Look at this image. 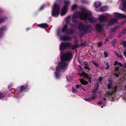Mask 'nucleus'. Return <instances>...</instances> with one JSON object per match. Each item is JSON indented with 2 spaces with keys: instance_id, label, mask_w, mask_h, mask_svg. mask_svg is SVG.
Wrapping results in <instances>:
<instances>
[{
  "instance_id": "3c124183",
  "label": "nucleus",
  "mask_w": 126,
  "mask_h": 126,
  "mask_svg": "<svg viewBox=\"0 0 126 126\" xmlns=\"http://www.w3.org/2000/svg\"><path fill=\"white\" fill-rule=\"evenodd\" d=\"M118 65H120V66L122 67H123V65L120 63L118 62Z\"/></svg>"
},
{
  "instance_id": "e433bc0d",
  "label": "nucleus",
  "mask_w": 126,
  "mask_h": 126,
  "mask_svg": "<svg viewBox=\"0 0 126 126\" xmlns=\"http://www.w3.org/2000/svg\"><path fill=\"white\" fill-rule=\"evenodd\" d=\"M99 87V83L98 82L96 83L95 85V89L98 90Z\"/></svg>"
},
{
  "instance_id": "dca6fc26",
  "label": "nucleus",
  "mask_w": 126,
  "mask_h": 126,
  "mask_svg": "<svg viewBox=\"0 0 126 126\" xmlns=\"http://www.w3.org/2000/svg\"><path fill=\"white\" fill-rule=\"evenodd\" d=\"M37 26L42 28H45L48 27V25L47 23H44L38 24Z\"/></svg>"
},
{
  "instance_id": "680f3d73",
  "label": "nucleus",
  "mask_w": 126,
  "mask_h": 126,
  "mask_svg": "<svg viewBox=\"0 0 126 126\" xmlns=\"http://www.w3.org/2000/svg\"><path fill=\"white\" fill-rule=\"evenodd\" d=\"M117 77H118L119 76V75L117 73H115L114 74Z\"/></svg>"
},
{
  "instance_id": "c03bdc74",
  "label": "nucleus",
  "mask_w": 126,
  "mask_h": 126,
  "mask_svg": "<svg viewBox=\"0 0 126 126\" xmlns=\"http://www.w3.org/2000/svg\"><path fill=\"white\" fill-rule=\"evenodd\" d=\"M44 5H42L41 6L40 8L39 9V11L42 10L44 8Z\"/></svg>"
},
{
  "instance_id": "b1692460",
  "label": "nucleus",
  "mask_w": 126,
  "mask_h": 126,
  "mask_svg": "<svg viewBox=\"0 0 126 126\" xmlns=\"http://www.w3.org/2000/svg\"><path fill=\"white\" fill-rule=\"evenodd\" d=\"M67 28L68 26L67 25H64L62 30L61 31L63 33L65 32L68 29H67Z\"/></svg>"
},
{
  "instance_id": "5fc2aeb1",
  "label": "nucleus",
  "mask_w": 126,
  "mask_h": 126,
  "mask_svg": "<svg viewBox=\"0 0 126 126\" xmlns=\"http://www.w3.org/2000/svg\"><path fill=\"white\" fill-rule=\"evenodd\" d=\"M80 87H81V85H79L78 84L77 85H76V87L77 88H78Z\"/></svg>"
},
{
  "instance_id": "58836bf2",
  "label": "nucleus",
  "mask_w": 126,
  "mask_h": 126,
  "mask_svg": "<svg viewBox=\"0 0 126 126\" xmlns=\"http://www.w3.org/2000/svg\"><path fill=\"white\" fill-rule=\"evenodd\" d=\"M105 64L106 66V70H109L110 68V67L109 63H108V62H106Z\"/></svg>"
},
{
  "instance_id": "de8ad7c7",
  "label": "nucleus",
  "mask_w": 126,
  "mask_h": 126,
  "mask_svg": "<svg viewBox=\"0 0 126 126\" xmlns=\"http://www.w3.org/2000/svg\"><path fill=\"white\" fill-rule=\"evenodd\" d=\"M119 69V66L116 67L115 68V70L116 71L118 72Z\"/></svg>"
},
{
  "instance_id": "423d86ee",
  "label": "nucleus",
  "mask_w": 126,
  "mask_h": 126,
  "mask_svg": "<svg viewBox=\"0 0 126 126\" xmlns=\"http://www.w3.org/2000/svg\"><path fill=\"white\" fill-rule=\"evenodd\" d=\"M92 27L90 25H85L84 32L86 33H89L92 32Z\"/></svg>"
},
{
  "instance_id": "1a4fd4ad",
  "label": "nucleus",
  "mask_w": 126,
  "mask_h": 126,
  "mask_svg": "<svg viewBox=\"0 0 126 126\" xmlns=\"http://www.w3.org/2000/svg\"><path fill=\"white\" fill-rule=\"evenodd\" d=\"M85 25H84L82 22H80L79 24L78 27L79 30L80 31H83L84 32Z\"/></svg>"
},
{
  "instance_id": "e2e57ef3",
  "label": "nucleus",
  "mask_w": 126,
  "mask_h": 126,
  "mask_svg": "<svg viewBox=\"0 0 126 126\" xmlns=\"http://www.w3.org/2000/svg\"><path fill=\"white\" fill-rule=\"evenodd\" d=\"M116 41V39H114L112 41V43H115Z\"/></svg>"
},
{
  "instance_id": "72a5a7b5",
  "label": "nucleus",
  "mask_w": 126,
  "mask_h": 126,
  "mask_svg": "<svg viewBox=\"0 0 126 126\" xmlns=\"http://www.w3.org/2000/svg\"><path fill=\"white\" fill-rule=\"evenodd\" d=\"M12 89H8V92H9V93H11V94H10V95L8 94V97L11 96H12V95L14 93V92H12L11 91Z\"/></svg>"
},
{
  "instance_id": "5701e85b",
  "label": "nucleus",
  "mask_w": 126,
  "mask_h": 126,
  "mask_svg": "<svg viewBox=\"0 0 126 126\" xmlns=\"http://www.w3.org/2000/svg\"><path fill=\"white\" fill-rule=\"evenodd\" d=\"M5 30V28L1 27L0 28V38H1L3 35V32Z\"/></svg>"
},
{
  "instance_id": "7ed1b4c3",
  "label": "nucleus",
  "mask_w": 126,
  "mask_h": 126,
  "mask_svg": "<svg viewBox=\"0 0 126 126\" xmlns=\"http://www.w3.org/2000/svg\"><path fill=\"white\" fill-rule=\"evenodd\" d=\"M60 9L58 4H55L52 11V15L53 16H58L60 14Z\"/></svg>"
},
{
  "instance_id": "412c9836",
  "label": "nucleus",
  "mask_w": 126,
  "mask_h": 126,
  "mask_svg": "<svg viewBox=\"0 0 126 126\" xmlns=\"http://www.w3.org/2000/svg\"><path fill=\"white\" fill-rule=\"evenodd\" d=\"M64 4L63 7H64L65 8L68 9V7L70 4V2L68 0H65L64 1Z\"/></svg>"
},
{
  "instance_id": "49530a36",
  "label": "nucleus",
  "mask_w": 126,
  "mask_h": 126,
  "mask_svg": "<svg viewBox=\"0 0 126 126\" xmlns=\"http://www.w3.org/2000/svg\"><path fill=\"white\" fill-rule=\"evenodd\" d=\"M98 80L99 82H101L103 80V78L102 77H100L98 79Z\"/></svg>"
},
{
  "instance_id": "052dcab7",
  "label": "nucleus",
  "mask_w": 126,
  "mask_h": 126,
  "mask_svg": "<svg viewBox=\"0 0 126 126\" xmlns=\"http://www.w3.org/2000/svg\"><path fill=\"white\" fill-rule=\"evenodd\" d=\"M102 101L100 102H98V105L101 106V104H102Z\"/></svg>"
},
{
  "instance_id": "473e14b6",
  "label": "nucleus",
  "mask_w": 126,
  "mask_h": 126,
  "mask_svg": "<svg viewBox=\"0 0 126 126\" xmlns=\"http://www.w3.org/2000/svg\"><path fill=\"white\" fill-rule=\"evenodd\" d=\"M5 96V94L4 93L0 92V99Z\"/></svg>"
},
{
  "instance_id": "4d7b16f0",
  "label": "nucleus",
  "mask_w": 126,
  "mask_h": 126,
  "mask_svg": "<svg viewBox=\"0 0 126 126\" xmlns=\"http://www.w3.org/2000/svg\"><path fill=\"white\" fill-rule=\"evenodd\" d=\"M109 41V39L108 38H107L104 41L105 43H106L107 42Z\"/></svg>"
},
{
  "instance_id": "69168bd1",
  "label": "nucleus",
  "mask_w": 126,
  "mask_h": 126,
  "mask_svg": "<svg viewBox=\"0 0 126 126\" xmlns=\"http://www.w3.org/2000/svg\"><path fill=\"white\" fill-rule=\"evenodd\" d=\"M98 90L95 89L94 90V91L93 92V93H94V94L96 92V91H97Z\"/></svg>"
},
{
  "instance_id": "f8f14e48",
  "label": "nucleus",
  "mask_w": 126,
  "mask_h": 126,
  "mask_svg": "<svg viewBox=\"0 0 126 126\" xmlns=\"http://www.w3.org/2000/svg\"><path fill=\"white\" fill-rule=\"evenodd\" d=\"M115 16L116 17L125 18L126 19V16L125 15L118 13H114Z\"/></svg>"
},
{
  "instance_id": "4468645a",
  "label": "nucleus",
  "mask_w": 126,
  "mask_h": 126,
  "mask_svg": "<svg viewBox=\"0 0 126 126\" xmlns=\"http://www.w3.org/2000/svg\"><path fill=\"white\" fill-rule=\"evenodd\" d=\"M60 38L61 40L63 41L71 40L72 39L71 37L70 36L65 35L61 37Z\"/></svg>"
},
{
  "instance_id": "603ef678",
  "label": "nucleus",
  "mask_w": 126,
  "mask_h": 126,
  "mask_svg": "<svg viewBox=\"0 0 126 126\" xmlns=\"http://www.w3.org/2000/svg\"><path fill=\"white\" fill-rule=\"evenodd\" d=\"M102 43L101 42L99 43L98 44V46L99 47H101L102 46Z\"/></svg>"
},
{
  "instance_id": "09e8293b",
  "label": "nucleus",
  "mask_w": 126,
  "mask_h": 126,
  "mask_svg": "<svg viewBox=\"0 0 126 126\" xmlns=\"http://www.w3.org/2000/svg\"><path fill=\"white\" fill-rule=\"evenodd\" d=\"M4 21V19L3 18H0V24L2 22Z\"/></svg>"
},
{
  "instance_id": "8fccbe9b",
  "label": "nucleus",
  "mask_w": 126,
  "mask_h": 126,
  "mask_svg": "<svg viewBox=\"0 0 126 126\" xmlns=\"http://www.w3.org/2000/svg\"><path fill=\"white\" fill-rule=\"evenodd\" d=\"M72 91L73 93H75L76 92V90L74 88H73L72 90Z\"/></svg>"
},
{
  "instance_id": "c9c22d12",
  "label": "nucleus",
  "mask_w": 126,
  "mask_h": 126,
  "mask_svg": "<svg viewBox=\"0 0 126 126\" xmlns=\"http://www.w3.org/2000/svg\"><path fill=\"white\" fill-rule=\"evenodd\" d=\"M77 7L78 6L76 4H74L72 6V10L76 9Z\"/></svg>"
},
{
  "instance_id": "a211bd4d",
  "label": "nucleus",
  "mask_w": 126,
  "mask_h": 126,
  "mask_svg": "<svg viewBox=\"0 0 126 126\" xmlns=\"http://www.w3.org/2000/svg\"><path fill=\"white\" fill-rule=\"evenodd\" d=\"M117 23V20L115 18H112L109 22V23L111 25H113L114 24Z\"/></svg>"
},
{
  "instance_id": "a19ab883",
  "label": "nucleus",
  "mask_w": 126,
  "mask_h": 126,
  "mask_svg": "<svg viewBox=\"0 0 126 126\" xmlns=\"http://www.w3.org/2000/svg\"><path fill=\"white\" fill-rule=\"evenodd\" d=\"M92 63H93L94 65L96 67L98 68L99 67V65L96 62H95L93 61L92 62Z\"/></svg>"
},
{
  "instance_id": "2eb2a0df",
  "label": "nucleus",
  "mask_w": 126,
  "mask_h": 126,
  "mask_svg": "<svg viewBox=\"0 0 126 126\" xmlns=\"http://www.w3.org/2000/svg\"><path fill=\"white\" fill-rule=\"evenodd\" d=\"M28 87L27 84H26L25 85H22L20 87V91L21 92H23V91L25 90L26 89H27Z\"/></svg>"
},
{
  "instance_id": "79ce46f5",
  "label": "nucleus",
  "mask_w": 126,
  "mask_h": 126,
  "mask_svg": "<svg viewBox=\"0 0 126 126\" xmlns=\"http://www.w3.org/2000/svg\"><path fill=\"white\" fill-rule=\"evenodd\" d=\"M104 54L105 58H106L108 56V54L106 52H104Z\"/></svg>"
},
{
  "instance_id": "37998d69",
  "label": "nucleus",
  "mask_w": 126,
  "mask_h": 126,
  "mask_svg": "<svg viewBox=\"0 0 126 126\" xmlns=\"http://www.w3.org/2000/svg\"><path fill=\"white\" fill-rule=\"evenodd\" d=\"M65 19H66V21H70V16H68L66 17L65 18Z\"/></svg>"
},
{
  "instance_id": "4be33fe9",
  "label": "nucleus",
  "mask_w": 126,
  "mask_h": 126,
  "mask_svg": "<svg viewBox=\"0 0 126 126\" xmlns=\"http://www.w3.org/2000/svg\"><path fill=\"white\" fill-rule=\"evenodd\" d=\"M113 94L111 91L108 90L105 92V96L106 97H110Z\"/></svg>"
},
{
  "instance_id": "0e129e2a",
  "label": "nucleus",
  "mask_w": 126,
  "mask_h": 126,
  "mask_svg": "<svg viewBox=\"0 0 126 126\" xmlns=\"http://www.w3.org/2000/svg\"><path fill=\"white\" fill-rule=\"evenodd\" d=\"M123 54L124 55L125 57L126 58V51H124L123 52Z\"/></svg>"
},
{
  "instance_id": "f3484780",
  "label": "nucleus",
  "mask_w": 126,
  "mask_h": 126,
  "mask_svg": "<svg viewBox=\"0 0 126 126\" xmlns=\"http://www.w3.org/2000/svg\"><path fill=\"white\" fill-rule=\"evenodd\" d=\"M60 70H57L56 68V71L55 72V74L56 77L57 79L59 78L61 76L60 73Z\"/></svg>"
},
{
  "instance_id": "a878e982",
  "label": "nucleus",
  "mask_w": 126,
  "mask_h": 126,
  "mask_svg": "<svg viewBox=\"0 0 126 126\" xmlns=\"http://www.w3.org/2000/svg\"><path fill=\"white\" fill-rule=\"evenodd\" d=\"M87 41H85L81 43L80 44V47H85L87 45H88V43H87Z\"/></svg>"
},
{
  "instance_id": "2f4dec72",
  "label": "nucleus",
  "mask_w": 126,
  "mask_h": 126,
  "mask_svg": "<svg viewBox=\"0 0 126 126\" xmlns=\"http://www.w3.org/2000/svg\"><path fill=\"white\" fill-rule=\"evenodd\" d=\"M117 86H115L114 88V90L111 91L113 94L114 93H116L117 92Z\"/></svg>"
},
{
  "instance_id": "6e6552de",
  "label": "nucleus",
  "mask_w": 126,
  "mask_h": 126,
  "mask_svg": "<svg viewBox=\"0 0 126 126\" xmlns=\"http://www.w3.org/2000/svg\"><path fill=\"white\" fill-rule=\"evenodd\" d=\"M107 20L106 16L104 15H101L99 17V20L100 23L105 22Z\"/></svg>"
},
{
  "instance_id": "f257e3e1",
  "label": "nucleus",
  "mask_w": 126,
  "mask_h": 126,
  "mask_svg": "<svg viewBox=\"0 0 126 126\" xmlns=\"http://www.w3.org/2000/svg\"><path fill=\"white\" fill-rule=\"evenodd\" d=\"M92 14L90 12L85 11L83 12L80 14V18L82 20H85L87 19L90 21H93V18L91 17Z\"/></svg>"
},
{
  "instance_id": "9d476101",
  "label": "nucleus",
  "mask_w": 126,
  "mask_h": 126,
  "mask_svg": "<svg viewBox=\"0 0 126 126\" xmlns=\"http://www.w3.org/2000/svg\"><path fill=\"white\" fill-rule=\"evenodd\" d=\"M81 75L83 76H84L85 78L88 79L90 83H91V80L92 77H89L88 76V74L87 73L85 72L84 71H83L81 73Z\"/></svg>"
},
{
  "instance_id": "393cba45",
  "label": "nucleus",
  "mask_w": 126,
  "mask_h": 126,
  "mask_svg": "<svg viewBox=\"0 0 126 126\" xmlns=\"http://www.w3.org/2000/svg\"><path fill=\"white\" fill-rule=\"evenodd\" d=\"M79 80L80 81L82 85H85L88 84V82L87 81L84 80V79H80Z\"/></svg>"
},
{
  "instance_id": "20e7f679",
  "label": "nucleus",
  "mask_w": 126,
  "mask_h": 126,
  "mask_svg": "<svg viewBox=\"0 0 126 126\" xmlns=\"http://www.w3.org/2000/svg\"><path fill=\"white\" fill-rule=\"evenodd\" d=\"M65 61L61 59V62L59 63L58 65L56 67L57 70L64 69L67 66V63L65 62Z\"/></svg>"
},
{
  "instance_id": "6e6d98bb",
  "label": "nucleus",
  "mask_w": 126,
  "mask_h": 126,
  "mask_svg": "<svg viewBox=\"0 0 126 126\" xmlns=\"http://www.w3.org/2000/svg\"><path fill=\"white\" fill-rule=\"evenodd\" d=\"M70 21H66V24L65 25H67V26H68V25L70 23Z\"/></svg>"
},
{
  "instance_id": "0eeeda50",
  "label": "nucleus",
  "mask_w": 126,
  "mask_h": 126,
  "mask_svg": "<svg viewBox=\"0 0 126 126\" xmlns=\"http://www.w3.org/2000/svg\"><path fill=\"white\" fill-rule=\"evenodd\" d=\"M103 26L100 24H96L95 30L98 32H101L103 30Z\"/></svg>"
},
{
  "instance_id": "a18cd8bd",
  "label": "nucleus",
  "mask_w": 126,
  "mask_h": 126,
  "mask_svg": "<svg viewBox=\"0 0 126 126\" xmlns=\"http://www.w3.org/2000/svg\"><path fill=\"white\" fill-rule=\"evenodd\" d=\"M92 100L91 98L90 97L88 98H85V100L86 101L89 102V101H90Z\"/></svg>"
},
{
  "instance_id": "6ab92c4d",
  "label": "nucleus",
  "mask_w": 126,
  "mask_h": 126,
  "mask_svg": "<svg viewBox=\"0 0 126 126\" xmlns=\"http://www.w3.org/2000/svg\"><path fill=\"white\" fill-rule=\"evenodd\" d=\"M67 9L65 8L64 7H63L61 10V16H63L66 14L67 12L66 10Z\"/></svg>"
},
{
  "instance_id": "338daca9",
  "label": "nucleus",
  "mask_w": 126,
  "mask_h": 126,
  "mask_svg": "<svg viewBox=\"0 0 126 126\" xmlns=\"http://www.w3.org/2000/svg\"><path fill=\"white\" fill-rule=\"evenodd\" d=\"M118 64V63L117 62V61H115V63L114 64V65L115 66L117 64Z\"/></svg>"
},
{
  "instance_id": "bf43d9fd",
  "label": "nucleus",
  "mask_w": 126,
  "mask_h": 126,
  "mask_svg": "<svg viewBox=\"0 0 126 126\" xmlns=\"http://www.w3.org/2000/svg\"><path fill=\"white\" fill-rule=\"evenodd\" d=\"M59 2L60 3H63L64 2V0H58Z\"/></svg>"
},
{
  "instance_id": "bb28decb",
  "label": "nucleus",
  "mask_w": 126,
  "mask_h": 126,
  "mask_svg": "<svg viewBox=\"0 0 126 126\" xmlns=\"http://www.w3.org/2000/svg\"><path fill=\"white\" fill-rule=\"evenodd\" d=\"M94 5L95 7L97 8L101 6V4L100 2H97L94 3Z\"/></svg>"
},
{
  "instance_id": "c756f323",
  "label": "nucleus",
  "mask_w": 126,
  "mask_h": 126,
  "mask_svg": "<svg viewBox=\"0 0 126 126\" xmlns=\"http://www.w3.org/2000/svg\"><path fill=\"white\" fill-rule=\"evenodd\" d=\"M107 8L105 6L102 7H101L100 11L101 12H103L106 11L107 10Z\"/></svg>"
},
{
  "instance_id": "ddd939ff",
  "label": "nucleus",
  "mask_w": 126,
  "mask_h": 126,
  "mask_svg": "<svg viewBox=\"0 0 126 126\" xmlns=\"http://www.w3.org/2000/svg\"><path fill=\"white\" fill-rule=\"evenodd\" d=\"M72 20L73 22V24H71V26L73 27H76L77 26L79 22V20L76 19H72Z\"/></svg>"
},
{
  "instance_id": "39448f33",
  "label": "nucleus",
  "mask_w": 126,
  "mask_h": 126,
  "mask_svg": "<svg viewBox=\"0 0 126 126\" xmlns=\"http://www.w3.org/2000/svg\"><path fill=\"white\" fill-rule=\"evenodd\" d=\"M72 56V54L71 52L67 53H63L61 56V59L63 61H67L70 59Z\"/></svg>"
},
{
  "instance_id": "ea45409f",
  "label": "nucleus",
  "mask_w": 126,
  "mask_h": 126,
  "mask_svg": "<svg viewBox=\"0 0 126 126\" xmlns=\"http://www.w3.org/2000/svg\"><path fill=\"white\" fill-rule=\"evenodd\" d=\"M97 95L96 94H94L92 96L90 97L92 99H94L95 98L97 97Z\"/></svg>"
},
{
  "instance_id": "c85d7f7f",
  "label": "nucleus",
  "mask_w": 126,
  "mask_h": 126,
  "mask_svg": "<svg viewBox=\"0 0 126 126\" xmlns=\"http://www.w3.org/2000/svg\"><path fill=\"white\" fill-rule=\"evenodd\" d=\"M109 82L110 83H109L108 84V89H113V88L112 87V83L110 81H109Z\"/></svg>"
},
{
  "instance_id": "aec40b11",
  "label": "nucleus",
  "mask_w": 126,
  "mask_h": 126,
  "mask_svg": "<svg viewBox=\"0 0 126 126\" xmlns=\"http://www.w3.org/2000/svg\"><path fill=\"white\" fill-rule=\"evenodd\" d=\"M81 13L80 14L78 12H76L73 15V16H72V19H76L78 18L79 17H79H80V14H81Z\"/></svg>"
},
{
  "instance_id": "864d4df0",
  "label": "nucleus",
  "mask_w": 126,
  "mask_h": 126,
  "mask_svg": "<svg viewBox=\"0 0 126 126\" xmlns=\"http://www.w3.org/2000/svg\"><path fill=\"white\" fill-rule=\"evenodd\" d=\"M118 56L120 58H121L122 59L123 57V56L121 54H119V55Z\"/></svg>"
},
{
  "instance_id": "cd10ccee",
  "label": "nucleus",
  "mask_w": 126,
  "mask_h": 126,
  "mask_svg": "<svg viewBox=\"0 0 126 126\" xmlns=\"http://www.w3.org/2000/svg\"><path fill=\"white\" fill-rule=\"evenodd\" d=\"M84 68L86 69H87L88 70H90L91 69L89 67V65L88 64L86 63H85L84 64Z\"/></svg>"
},
{
  "instance_id": "4c0bfd02",
  "label": "nucleus",
  "mask_w": 126,
  "mask_h": 126,
  "mask_svg": "<svg viewBox=\"0 0 126 126\" xmlns=\"http://www.w3.org/2000/svg\"><path fill=\"white\" fill-rule=\"evenodd\" d=\"M123 6L124 8L126 9V0L124 1L123 2Z\"/></svg>"
},
{
  "instance_id": "9b49d317",
  "label": "nucleus",
  "mask_w": 126,
  "mask_h": 126,
  "mask_svg": "<svg viewBox=\"0 0 126 126\" xmlns=\"http://www.w3.org/2000/svg\"><path fill=\"white\" fill-rule=\"evenodd\" d=\"M75 32V30L74 29L70 28L68 29L65 32L66 33L67 35H70L73 34Z\"/></svg>"
},
{
  "instance_id": "774afa93",
  "label": "nucleus",
  "mask_w": 126,
  "mask_h": 126,
  "mask_svg": "<svg viewBox=\"0 0 126 126\" xmlns=\"http://www.w3.org/2000/svg\"><path fill=\"white\" fill-rule=\"evenodd\" d=\"M114 53H115V54L117 56H118L119 54L118 52H116L115 51L114 52Z\"/></svg>"
},
{
  "instance_id": "7c9ffc66",
  "label": "nucleus",
  "mask_w": 126,
  "mask_h": 126,
  "mask_svg": "<svg viewBox=\"0 0 126 126\" xmlns=\"http://www.w3.org/2000/svg\"><path fill=\"white\" fill-rule=\"evenodd\" d=\"M79 46V45L76 44L73 46L72 48V49L73 50H74L75 49H77L78 48Z\"/></svg>"
},
{
  "instance_id": "13d9d810",
  "label": "nucleus",
  "mask_w": 126,
  "mask_h": 126,
  "mask_svg": "<svg viewBox=\"0 0 126 126\" xmlns=\"http://www.w3.org/2000/svg\"><path fill=\"white\" fill-rule=\"evenodd\" d=\"M13 84L12 83L10 84L8 86V88H10L12 87Z\"/></svg>"
},
{
  "instance_id": "f704fd0d",
  "label": "nucleus",
  "mask_w": 126,
  "mask_h": 126,
  "mask_svg": "<svg viewBox=\"0 0 126 126\" xmlns=\"http://www.w3.org/2000/svg\"><path fill=\"white\" fill-rule=\"evenodd\" d=\"M122 44L123 47L126 49V41L123 40L122 41Z\"/></svg>"
},
{
  "instance_id": "f03ea898",
  "label": "nucleus",
  "mask_w": 126,
  "mask_h": 126,
  "mask_svg": "<svg viewBox=\"0 0 126 126\" xmlns=\"http://www.w3.org/2000/svg\"><path fill=\"white\" fill-rule=\"evenodd\" d=\"M60 50L61 52L64 51L65 49H67L71 48L72 45L69 42H62L60 46Z\"/></svg>"
}]
</instances>
